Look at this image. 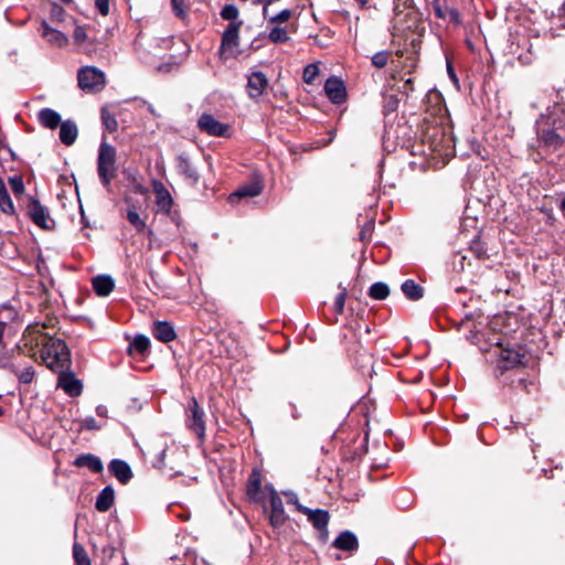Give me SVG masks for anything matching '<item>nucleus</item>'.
Returning <instances> with one entry per match:
<instances>
[{"label":"nucleus","mask_w":565,"mask_h":565,"mask_svg":"<svg viewBox=\"0 0 565 565\" xmlns=\"http://www.w3.org/2000/svg\"><path fill=\"white\" fill-rule=\"evenodd\" d=\"M19 318V311L11 305L4 303L0 306V322H4V328L8 323L15 321Z\"/></svg>","instance_id":"72a5a7b5"},{"label":"nucleus","mask_w":565,"mask_h":565,"mask_svg":"<svg viewBox=\"0 0 565 565\" xmlns=\"http://www.w3.org/2000/svg\"><path fill=\"white\" fill-rule=\"evenodd\" d=\"M463 259H465V256L461 257V262H460V267L461 268L463 267Z\"/></svg>","instance_id":"680f3d73"},{"label":"nucleus","mask_w":565,"mask_h":565,"mask_svg":"<svg viewBox=\"0 0 565 565\" xmlns=\"http://www.w3.org/2000/svg\"><path fill=\"white\" fill-rule=\"evenodd\" d=\"M431 6L434 9V13L438 19H447L446 8H443L439 0H433Z\"/></svg>","instance_id":"09e8293b"},{"label":"nucleus","mask_w":565,"mask_h":565,"mask_svg":"<svg viewBox=\"0 0 565 565\" xmlns=\"http://www.w3.org/2000/svg\"><path fill=\"white\" fill-rule=\"evenodd\" d=\"M41 125L49 129H55L63 122L57 111L51 108H43L38 114Z\"/></svg>","instance_id":"bb28decb"},{"label":"nucleus","mask_w":565,"mask_h":565,"mask_svg":"<svg viewBox=\"0 0 565 565\" xmlns=\"http://www.w3.org/2000/svg\"><path fill=\"white\" fill-rule=\"evenodd\" d=\"M268 87L267 76L263 72H253L247 78L246 90L250 98H259Z\"/></svg>","instance_id":"2eb2a0df"},{"label":"nucleus","mask_w":565,"mask_h":565,"mask_svg":"<svg viewBox=\"0 0 565 565\" xmlns=\"http://www.w3.org/2000/svg\"><path fill=\"white\" fill-rule=\"evenodd\" d=\"M46 324L44 323H32L29 324L22 333L19 343L12 348L9 353L11 355L25 354L32 359H36L38 349L45 348V343L49 342L53 337L44 330Z\"/></svg>","instance_id":"f257e3e1"},{"label":"nucleus","mask_w":565,"mask_h":565,"mask_svg":"<svg viewBox=\"0 0 565 565\" xmlns=\"http://www.w3.org/2000/svg\"><path fill=\"white\" fill-rule=\"evenodd\" d=\"M369 236H370V228H366V227L362 228L360 232V238L362 241H364V239L369 238Z\"/></svg>","instance_id":"13d9d810"},{"label":"nucleus","mask_w":565,"mask_h":565,"mask_svg":"<svg viewBox=\"0 0 565 565\" xmlns=\"http://www.w3.org/2000/svg\"><path fill=\"white\" fill-rule=\"evenodd\" d=\"M472 249L478 258H482L486 255V249L482 246L477 245Z\"/></svg>","instance_id":"5fc2aeb1"},{"label":"nucleus","mask_w":565,"mask_h":565,"mask_svg":"<svg viewBox=\"0 0 565 565\" xmlns=\"http://www.w3.org/2000/svg\"><path fill=\"white\" fill-rule=\"evenodd\" d=\"M179 452V450L175 447L169 448H162L158 456L156 461L153 462V466L158 469H164L168 468L169 470H174L177 468V465L174 462V456Z\"/></svg>","instance_id":"4be33fe9"},{"label":"nucleus","mask_w":565,"mask_h":565,"mask_svg":"<svg viewBox=\"0 0 565 565\" xmlns=\"http://www.w3.org/2000/svg\"><path fill=\"white\" fill-rule=\"evenodd\" d=\"M58 375L57 386L61 387L67 395L70 396H78L82 393L83 385L79 380H77L74 373L68 370H63L62 372L56 373Z\"/></svg>","instance_id":"9b49d317"},{"label":"nucleus","mask_w":565,"mask_h":565,"mask_svg":"<svg viewBox=\"0 0 565 565\" xmlns=\"http://www.w3.org/2000/svg\"><path fill=\"white\" fill-rule=\"evenodd\" d=\"M95 7L104 17L109 13V0H95Z\"/></svg>","instance_id":"3c124183"},{"label":"nucleus","mask_w":565,"mask_h":565,"mask_svg":"<svg viewBox=\"0 0 565 565\" xmlns=\"http://www.w3.org/2000/svg\"><path fill=\"white\" fill-rule=\"evenodd\" d=\"M402 291L409 300H418L424 296V288L413 279H407L403 282Z\"/></svg>","instance_id":"c85d7f7f"},{"label":"nucleus","mask_w":565,"mask_h":565,"mask_svg":"<svg viewBox=\"0 0 565 565\" xmlns=\"http://www.w3.org/2000/svg\"><path fill=\"white\" fill-rule=\"evenodd\" d=\"M82 428L87 430H96L99 429L100 426L97 424L94 417L89 416L82 420Z\"/></svg>","instance_id":"8fccbe9b"},{"label":"nucleus","mask_w":565,"mask_h":565,"mask_svg":"<svg viewBox=\"0 0 565 565\" xmlns=\"http://www.w3.org/2000/svg\"><path fill=\"white\" fill-rule=\"evenodd\" d=\"M243 22H234L228 23L222 35L221 42V52L222 54H227L228 56H234L236 54V49L239 44V29Z\"/></svg>","instance_id":"0eeeda50"},{"label":"nucleus","mask_w":565,"mask_h":565,"mask_svg":"<svg viewBox=\"0 0 565 565\" xmlns=\"http://www.w3.org/2000/svg\"><path fill=\"white\" fill-rule=\"evenodd\" d=\"M96 414H97L98 416H106V414H107V408H106V406H104V405H98V406L96 407Z\"/></svg>","instance_id":"4d7b16f0"},{"label":"nucleus","mask_w":565,"mask_h":565,"mask_svg":"<svg viewBox=\"0 0 565 565\" xmlns=\"http://www.w3.org/2000/svg\"><path fill=\"white\" fill-rule=\"evenodd\" d=\"M60 140L65 146H72L78 136V129L73 120H64L60 126Z\"/></svg>","instance_id":"b1692460"},{"label":"nucleus","mask_w":565,"mask_h":565,"mask_svg":"<svg viewBox=\"0 0 565 565\" xmlns=\"http://www.w3.org/2000/svg\"><path fill=\"white\" fill-rule=\"evenodd\" d=\"M198 126L201 131H204L211 136L223 137L227 134L228 127L225 124L216 120L210 114H203L199 120Z\"/></svg>","instance_id":"4468645a"},{"label":"nucleus","mask_w":565,"mask_h":565,"mask_svg":"<svg viewBox=\"0 0 565 565\" xmlns=\"http://www.w3.org/2000/svg\"><path fill=\"white\" fill-rule=\"evenodd\" d=\"M150 347V340L146 335L139 334L135 337L132 342L129 345V352H137L139 354H145Z\"/></svg>","instance_id":"473e14b6"},{"label":"nucleus","mask_w":565,"mask_h":565,"mask_svg":"<svg viewBox=\"0 0 565 565\" xmlns=\"http://www.w3.org/2000/svg\"><path fill=\"white\" fill-rule=\"evenodd\" d=\"M152 334L157 340L163 343H169L177 337L173 326L167 321L154 322L152 327Z\"/></svg>","instance_id":"412c9836"},{"label":"nucleus","mask_w":565,"mask_h":565,"mask_svg":"<svg viewBox=\"0 0 565 565\" xmlns=\"http://www.w3.org/2000/svg\"><path fill=\"white\" fill-rule=\"evenodd\" d=\"M108 469L110 473L122 484H126L132 478V471L129 465L124 460L113 459L108 465Z\"/></svg>","instance_id":"6ab92c4d"},{"label":"nucleus","mask_w":565,"mask_h":565,"mask_svg":"<svg viewBox=\"0 0 565 565\" xmlns=\"http://www.w3.org/2000/svg\"><path fill=\"white\" fill-rule=\"evenodd\" d=\"M319 74V67L317 64H308L302 74L303 82L307 84H312L316 77Z\"/></svg>","instance_id":"ea45409f"},{"label":"nucleus","mask_w":565,"mask_h":565,"mask_svg":"<svg viewBox=\"0 0 565 565\" xmlns=\"http://www.w3.org/2000/svg\"><path fill=\"white\" fill-rule=\"evenodd\" d=\"M178 172L184 178V180L191 185H195L200 180V173L186 153H180L177 157L175 163Z\"/></svg>","instance_id":"9d476101"},{"label":"nucleus","mask_w":565,"mask_h":565,"mask_svg":"<svg viewBox=\"0 0 565 565\" xmlns=\"http://www.w3.org/2000/svg\"><path fill=\"white\" fill-rule=\"evenodd\" d=\"M42 36L51 44L63 47L68 43V38L58 30L51 28L45 21L42 22Z\"/></svg>","instance_id":"5701e85b"},{"label":"nucleus","mask_w":565,"mask_h":565,"mask_svg":"<svg viewBox=\"0 0 565 565\" xmlns=\"http://www.w3.org/2000/svg\"><path fill=\"white\" fill-rule=\"evenodd\" d=\"M22 364L17 361V355L6 352L0 356V367L14 374L20 384H30L35 377V370L31 364L21 369Z\"/></svg>","instance_id":"20e7f679"},{"label":"nucleus","mask_w":565,"mask_h":565,"mask_svg":"<svg viewBox=\"0 0 565 565\" xmlns=\"http://www.w3.org/2000/svg\"><path fill=\"white\" fill-rule=\"evenodd\" d=\"M77 81L84 92H99L105 86V74L94 66H84L77 73Z\"/></svg>","instance_id":"39448f33"},{"label":"nucleus","mask_w":565,"mask_h":565,"mask_svg":"<svg viewBox=\"0 0 565 565\" xmlns=\"http://www.w3.org/2000/svg\"><path fill=\"white\" fill-rule=\"evenodd\" d=\"M324 92L333 104H341L347 98V89L343 81L334 76L326 81Z\"/></svg>","instance_id":"dca6fc26"},{"label":"nucleus","mask_w":565,"mask_h":565,"mask_svg":"<svg viewBox=\"0 0 565 565\" xmlns=\"http://www.w3.org/2000/svg\"><path fill=\"white\" fill-rule=\"evenodd\" d=\"M388 55L390 54L386 51H381V52L375 53L372 56V64L376 68H383L387 64Z\"/></svg>","instance_id":"37998d69"},{"label":"nucleus","mask_w":565,"mask_h":565,"mask_svg":"<svg viewBox=\"0 0 565 565\" xmlns=\"http://www.w3.org/2000/svg\"><path fill=\"white\" fill-rule=\"evenodd\" d=\"M448 72H449V75H450L452 78H456L455 73H454L452 68L450 67V65H448Z\"/></svg>","instance_id":"052dcab7"},{"label":"nucleus","mask_w":565,"mask_h":565,"mask_svg":"<svg viewBox=\"0 0 565 565\" xmlns=\"http://www.w3.org/2000/svg\"><path fill=\"white\" fill-rule=\"evenodd\" d=\"M262 192V186L258 183H250L241 186L237 191L230 195V201L234 202L238 198H254Z\"/></svg>","instance_id":"c756f323"},{"label":"nucleus","mask_w":565,"mask_h":565,"mask_svg":"<svg viewBox=\"0 0 565 565\" xmlns=\"http://www.w3.org/2000/svg\"><path fill=\"white\" fill-rule=\"evenodd\" d=\"M92 284L94 291L100 297L108 296L115 287V281L109 275H98Z\"/></svg>","instance_id":"a878e982"},{"label":"nucleus","mask_w":565,"mask_h":565,"mask_svg":"<svg viewBox=\"0 0 565 565\" xmlns=\"http://www.w3.org/2000/svg\"><path fill=\"white\" fill-rule=\"evenodd\" d=\"M290 407H291V417L294 419H299L301 417V414L300 412L298 411L296 404L294 402H290L289 403Z\"/></svg>","instance_id":"864d4df0"},{"label":"nucleus","mask_w":565,"mask_h":565,"mask_svg":"<svg viewBox=\"0 0 565 565\" xmlns=\"http://www.w3.org/2000/svg\"><path fill=\"white\" fill-rule=\"evenodd\" d=\"M268 39L276 44L289 41L287 30L281 26H274L268 33Z\"/></svg>","instance_id":"e433bc0d"},{"label":"nucleus","mask_w":565,"mask_h":565,"mask_svg":"<svg viewBox=\"0 0 565 565\" xmlns=\"http://www.w3.org/2000/svg\"><path fill=\"white\" fill-rule=\"evenodd\" d=\"M559 209H561L563 215L565 216V198L562 200Z\"/></svg>","instance_id":"bf43d9fd"},{"label":"nucleus","mask_w":565,"mask_h":565,"mask_svg":"<svg viewBox=\"0 0 565 565\" xmlns=\"http://www.w3.org/2000/svg\"><path fill=\"white\" fill-rule=\"evenodd\" d=\"M61 1H62V2H64V3H68V2H71L72 0H61Z\"/></svg>","instance_id":"0e129e2a"},{"label":"nucleus","mask_w":565,"mask_h":565,"mask_svg":"<svg viewBox=\"0 0 565 565\" xmlns=\"http://www.w3.org/2000/svg\"><path fill=\"white\" fill-rule=\"evenodd\" d=\"M73 38L77 44H83L87 39L86 30L83 26L77 25L74 30Z\"/></svg>","instance_id":"de8ad7c7"},{"label":"nucleus","mask_w":565,"mask_h":565,"mask_svg":"<svg viewBox=\"0 0 565 565\" xmlns=\"http://www.w3.org/2000/svg\"><path fill=\"white\" fill-rule=\"evenodd\" d=\"M347 299V290L345 288L337 296L334 301V309L337 313H342L344 309V303Z\"/></svg>","instance_id":"49530a36"},{"label":"nucleus","mask_w":565,"mask_h":565,"mask_svg":"<svg viewBox=\"0 0 565 565\" xmlns=\"http://www.w3.org/2000/svg\"><path fill=\"white\" fill-rule=\"evenodd\" d=\"M152 185L156 194V212L169 214L173 203L170 192L161 181L154 180Z\"/></svg>","instance_id":"ddd939ff"},{"label":"nucleus","mask_w":565,"mask_h":565,"mask_svg":"<svg viewBox=\"0 0 565 565\" xmlns=\"http://www.w3.org/2000/svg\"><path fill=\"white\" fill-rule=\"evenodd\" d=\"M40 359L54 373L68 370L72 365L71 353L66 343L60 338H52L40 350Z\"/></svg>","instance_id":"f03ea898"},{"label":"nucleus","mask_w":565,"mask_h":565,"mask_svg":"<svg viewBox=\"0 0 565 565\" xmlns=\"http://www.w3.org/2000/svg\"><path fill=\"white\" fill-rule=\"evenodd\" d=\"M268 489L270 491L269 501L271 509L269 521L273 526L278 527L285 523L287 515L284 510L282 500L279 497L278 492L271 486L268 487Z\"/></svg>","instance_id":"f8f14e48"},{"label":"nucleus","mask_w":565,"mask_h":565,"mask_svg":"<svg viewBox=\"0 0 565 565\" xmlns=\"http://www.w3.org/2000/svg\"><path fill=\"white\" fill-rule=\"evenodd\" d=\"M390 295V288L385 282H374L369 289V296L375 300H383Z\"/></svg>","instance_id":"f704fd0d"},{"label":"nucleus","mask_w":565,"mask_h":565,"mask_svg":"<svg viewBox=\"0 0 565 565\" xmlns=\"http://www.w3.org/2000/svg\"><path fill=\"white\" fill-rule=\"evenodd\" d=\"M446 14L447 19H449V21H451L452 23L459 24L461 22L460 13L457 9L446 8Z\"/></svg>","instance_id":"603ef678"},{"label":"nucleus","mask_w":565,"mask_h":565,"mask_svg":"<svg viewBox=\"0 0 565 565\" xmlns=\"http://www.w3.org/2000/svg\"><path fill=\"white\" fill-rule=\"evenodd\" d=\"M493 355L497 356V366L502 371L520 365L523 359L518 351L502 347L495 348Z\"/></svg>","instance_id":"1a4fd4ad"},{"label":"nucleus","mask_w":565,"mask_h":565,"mask_svg":"<svg viewBox=\"0 0 565 565\" xmlns=\"http://www.w3.org/2000/svg\"><path fill=\"white\" fill-rule=\"evenodd\" d=\"M137 50L139 57L143 60L146 63H149V55L158 56L160 54V50L157 46H153V43H143L142 38L137 41Z\"/></svg>","instance_id":"2f4dec72"},{"label":"nucleus","mask_w":565,"mask_h":565,"mask_svg":"<svg viewBox=\"0 0 565 565\" xmlns=\"http://www.w3.org/2000/svg\"><path fill=\"white\" fill-rule=\"evenodd\" d=\"M542 141L551 147H558L562 143V137L556 134L553 129L543 130L540 134Z\"/></svg>","instance_id":"c9c22d12"},{"label":"nucleus","mask_w":565,"mask_h":565,"mask_svg":"<svg viewBox=\"0 0 565 565\" xmlns=\"http://www.w3.org/2000/svg\"><path fill=\"white\" fill-rule=\"evenodd\" d=\"M74 465L78 468H88L93 472H102L104 469L102 460L92 454H83L77 456Z\"/></svg>","instance_id":"393cba45"},{"label":"nucleus","mask_w":565,"mask_h":565,"mask_svg":"<svg viewBox=\"0 0 565 565\" xmlns=\"http://www.w3.org/2000/svg\"><path fill=\"white\" fill-rule=\"evenodd\" d=\"M246 493L248 498L255 502L264 500V493L262 491V473L259 470L253 469L246 484Z\"/></svg>","instance_id":"a211bd4d"},{"label":"nucleus","mask_w":565,"mask_h":565,"mask_svg":"<svg viewBox=\"0 0 565 565\" xmlns=\"http://www.w3.org/2000/svg\"><path fill=\"white\" fill-rule=\"evenodd\" d=\"M73 556L76 565H90V559L85 548L78 543L73 545Z\"/></svg>","instance_id":"4c0bfd02"},{"label":"nucleus","mask_w":565,"mask_h":565,"mask_svg":"<svg viewBox=\"0 0 565 565\" xmlns=\"http://www.w3.org/2000/svg\"><path fill=\"white\" fill-rule=\"evenodd\" d=\"M102 120L108 131L113 132L117 130L118 122L115 116L105 109L102 111Z\"/></svg>","instance_id":"a19ab883"},{"label":"nucleus","mask_w":565,"mask_h":565,"mask_svg":"<svg viewBox=\"0 0 565 565\" xmlns=\"http://www.w3.org/2000/svg\"><path fill=\"white\" fill-rule=\"evenodd\" d=\"M288 495H289V498H288V501H287V502H288L289 504H295L297 508H298V505H301V504L299 503L298 498H297V495H296L295 493H289Z\"/></svg>","instance_id":"6e6d98bb"},{"label":"nucleus","mask_w":565,"mask_h":565,"mask_svg":"<svg viewBox=\"0 0 565 565\" xmlns=\"http://www.w3.org/2000/svg\"><path fill=\"white\" fill-rule=\"evenodd\" d=\"M115 501V491L111 486L105 487L97 495L95 508L99 512L108 511Z\"/></svg>","instance_id":"cd10ccee"},{"label":"nucleus","mask_w":565,"mask_h":565,"mask_svg":"<svg viewBox=\"0 0 565 565\" xmlns=\"http://www.w3.org/2000/svg\"><path fill=\"white\" fill-rule=\"evenodd\" d=\"M204 412L198 401L193 398L189 404L186 413V425L199 438H203L205 433Z\"/></svg>","instance_id":"6e6552de"},{"label":"nucleus","mask_w":565,"mask_h":565,"mask_svg":"<svg viewBox=\"0 0 565 565\" xmlns=\"http://www.w3.org/2000/svg\"><path fill=\"white\" fill-rule=\"evenodd\" d=\"M9 184L15 195H21L24 192V182L22 177L13 175L9 178Z\"/></svg>","instance_id":"79ce46f5"},{"label":"nucleus","mask_w":565,"mask_h":565,"mask_svg":"<svg viewBox=\"0 0 565 565\" xmlns=\"http://www.w3.org/2000/svg\"><path fill=\"white\" fill-rule=\"evenodd\" d=\"M172 10L179 18H184L186 9L184 7V0H171Z\"/></svg>","instance_id":"a18cd8bd"},{"label":"nucleus","mask_w":565,"mask_h":565,"mask_svg":"<svg viewBox=\"0 0 565 565\" xmlns=\"http://www.w3.org/2000/svg\"><path fill=\"white\" fill-rule=\"evenodd\" d=\"M28 214L38 226L42 228L50 227L51 218L47 209L33 198L30 199Z\"/></svg>","instance_id":"f3484780"},{"label":"nucleus","mask_w":565,"mask_h":565,"mask_svg":"<svg viewBox=\"0 0 565 565\" xmlns=\"http://www.w3.org/2000/svg\"><path fill=\"white\" fill-rule=\"evenodd\" d=\"M117 151L114 146L102 142L98 149L97 174L102 184L109 189L111 180L117 175Z\"/></svg>","instance_id":"7ed1b4c3"},{"label":"nucleus","mask_w":565,"mask_h":565,"mask_svg":"<svg viewBox=\"0 0 565 565\" xmlns=\"http://www.w3.org/2000/svg\"><path fill=\"white\" fill-rule=\"evenodd\" d=\"M332 545L340 551L354 552L359 548V541L353 532L343 531L335 537Z\"/></svg>","instance_id":"aec40b11"},{"label":"nucleus","mask_w":565,"mask_h":565,"mask_svg":"<svg viewBox=\"0 0 565 565\" xmlns=\"http://www.w3.org/2000/svg\"><path fill=\"white\" fill-rule=\"evenodd\" d=\"M126 217H127V221L130 223V225H132L135 227V230L137 231V233H142L145 232L146 227H147V224H146V220L142 218L136 206L132 205L130 206L128 210H127V214H126Z\"/></svg>","instance_id":"7c9ffc66"},{"label":"nucleus","mask_w":565,"mask_h":565,"mask_svg":"<svg viewBox=\"0 0 565 565\" xmlns=\"http://www.w3.org/2000/svg\"><path fill=\"white\" fill-rule=\"evenodd\" d=\"M298 511L306 514L308 516V520L312 523V525L318 530L319 532V539L326 543L328 540V523L330 515L328 511L322 509L311 510L303 505H298Z\"/></svg>","instance_id":"423d86ee"},{"label":"nucleus","mask_w":565,"mask_h":565,"mask_svg":"<svg viewBox=\"0 0 565 565\" xmlns=\"http://www.w3.org/2000/svg\"><path fill=\"white\" fill-rule=\"evenodd\" d=\"M291 14H292L291 10H289V9H284V10H281L279 13H277V14H275V15L270 17V18L268 19V21H269L270 23H282V22L288 21V20L291 18Z\"/></svg>","instance_id":"c03bdc74"},{"label":"nucleus","mask_w":565,"mask_h":565,"mask_svg":"<svg viewBox=\"0 0 565 565\" xmlns=\"http://www.w3.org/2000/svg\"><path fill=\"white\" fill-rule=\"evenodd\" d=\"M221 17L230 23L242 22L238 20V9L234 4H226L221 11Z\"/></svg>","instance_id":"58836bf2"},{"label":"nucleus","mask_w":565,"mask_h":565,"mask_svg":"<svg viewBox=\"0 0 565 565\" xmlns=\"http://www.w3.org/2000/svg\"><path fill=\"white\" fill-rule=\"evenodd\" d=\"M405 84H406V85H412V79H411V78H408V79L406 81V83H405Z\"/></svg>","instance_id":"e2e57ef3"}]
</instances>
